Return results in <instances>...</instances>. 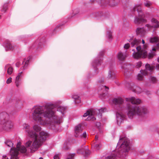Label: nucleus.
Returning a JSON list of instances; mask_svg holds the SVG:
<instances>
[{"mask_svg": "<svg viewBox=\"0 0 159 159\" xmlns=\"http://www.w3.org/2000/svg\"><path fill=\"white\" fill-rule=\"evenodd\" d=\"M9 115L6 112H2L0 113V124L3 125V129L8 131L13 126L12 123L9 120Z\"/></svg>", "mask_w": 159, "mask_h": 159, "instance_id": "nucleus-9", "label": "nucleus"}, {"mask_svg": "<svg viewBox=\"0 0 159 159\" xmlns=\"http://www.w3.org/2000/svg\"><path fill=\"white\" fill-rule=\"evenodd\" d=\"M5 69L7 70V72L8 75H10L13 72V69L12 66L10 64L6 65L5 67Z\"/></svg>", "mask_w": 159, "mask_h": 159, "instance_id": "nucleus-22", "label": "nucleus"}, {"mask_svg": "<svg viewBox=\"0 0 159 159\" xmlns=\"http://www.w3.org/2000/svg\"><path fill=\"white\" fill-rule=\"evenodd\" d=\"M96 125H98V126H100V123L99 122H97L96 123Z\"/></svg>", "mask_w": 159, "mask_h": 159, "instance_id": "nucleus-48", "label": "nucleus"}, {"mask_svg": "<svg viewBox=\"0 0 159 159\" xmlns=\"http://www.w3.org/2000/svg\"><path fill=\"white\" fill-rule=\"evenodd\" d=\"M2 157V159H8V157L6 155H3Z\"/></svg>", "mask_w": 159, "mask_h": 159, "instance_id": "nucleus-47", "label": "nucleus"}, {"mask_svg": "<svg viewBox=\"0 0 159 159\" xmlns=\"http://www.w3.org/2000/svg\"><path fill=\"white\" fill-rule=\"evenodd\" d=\"M77 152L79 154H82L85 157L88 156L90 154V152L89 151L88 146L83 145L77 150Z\"/></svg>", "mask_w": 159, "mask_h": 159, "instance_id": "nucleus-16", "label": "nucleus"}, {"mask_svg": "<svg viewBox=\"0 0 159 159\" xmlns=\"http://www.w3.org/2000/svg\"><path fill=\"white\" fill-rule=\"evenodd\" d=\"M95 16L97 19L103 20L108 18L110 15L108 13H103L102 12H97L95 13Z\"/></svg>", "mask_w": 159, "mask_h": 159, "instance_id": "nucleus-18", "label": "nucleus"}, {"mask_svg": "<svg viewBox=\"0 0 159 159\" xmlns=\"http://www.w3.org/2000/svg\"><path fill=\"white\" fill-rule=\"evenodd\" d=\"M32 58V56H30L24 58L22 62L23 66L20 68L19 70V73H18L16 78L21 79L23 76V72L26 70L29 65L30 60Z\"/></svg>", "mask_w": 159, "mask_h": 159, "instance_id": "nucleus-12", "label": "nucleus"}, {"mask_svg": "<svg viewBox=\"0 0 159 159\" xmlns=\"http://www.w3.org/2000/svg\"><path fill=\"white\" fill-rule=\"evenodd\" d=\"M116 78L115 69L113 66L111 65L109 67L107 78L108 80L113 81Z\"/></svg>", "mask_w": 159, "mask_h": 159, "instance_id": "nucleus-15", "label": "nucleus"}, {"mask_svg": "<svg viewBox=\"0 0 159 159\" xmlns=\"http://www.w3.org/2000/svg\"><path fill=\"white\" fill-rule=\"evenodd\" d=\"M151 24H147L145 25V28L138 27L136 30L137 35L143 36L146 34V30H150L153 28H156L159 27V22L156 19L152 18L151 20Z\"/></svg>", "mask_w": 159, "mask_h": 159, "instance_id": "nucleus-7", "label": "nucleus"}, {"mask_svg": "<svg viewBox=\"0 0 159 159\" xmlns=\"http://www.w3.org/2000/svg\"><path fill=\"white\" fill-rule=\"evenodd\" d=\"M107 111V109L105 108H102L99 109H91L89 110L86 112L84 114L83 116L84 117L89 116L88 119V120H91L92 121L95 120L96 118L94 117L95 115H97L100 117H102V113Z\"/></svg>", "mask_w": 159, "mask_h": 159, "instance_id": "nucleus-8", "label": "nucleus"}, {"mask_svg": "<svg viewBox=\"0 0 159 159\" xmlns=\"http://www.w3.org/2000/svg\"><path fill=\"white\" fill-rule=\"evenodd\" d=\"M145 92H146V94H147V95H148V94H150V92H148H148H146V91H145Z\"/></svg>", "mask_w": 159, "mask_h": 159, "instance_id": "nucleus-49", "label": "nucleus"}, {"mask_svg": "<svg viewBox=\"0 0 159 159\" xmlns=\"http://www.w3.org/2000/svg\"><path fill=\"white\" fill-rule=\"evenodd\" d=\"M5 143L7 146L10 148H11L13 146V144L10 140H7L5 141Z\"/></svg>", "mask_w": 159, "mask_h": 159, "instance_id": "nucleus-31", "label": "nucleus"}, {"mask_svg": "<svg viewBox=\"0 0 159 159\" xmlns=\"http://www.w3.org/2000/svg\"><path fill=\"white\" fill-rule=\"evenodd\" d=\"M72 98L74 99V102L75 104L81 102L80 97L77 95H73L72 96Z\"/></svg>", "mask_w": 159, "mask_h": 159, "instance_id": "nucleus-24", "label": "nucleus"}, {"mask_svg": "<svg viewBox=\"0 0 159 159\" xmlns=\"http://www.w3.org/2000/svg\"><path fill=\"white\" fill-rule=\"evenodd\" d=\"M20 64V62H17L16 64V66L17 67H18L19 66V65Z\"/></svg>", "mask_w": 159, "mask_h": 159, "instance_id": "nucleus-46", "label": "nucleus"}, {"mask_svg": "<svg viewBox=\"0 0 159 159\" xmlns=\"http://www.w3.org/2000/svg\"><path fill=\"white\" fill-rule=\"evenodd\" d=\"M39 159H43V158L42 157H40Z\"/></svg>", "mask_w": 159, "mask_h": 159, "instance_id": "nucleus-53", "label": "nucleus"}, {"mask_svg": "<svg viewBox=\"0 0 159 159\" xmlns=\"http://www.w3.org/2000/svg\"><path fill=\"white\" fill-rule=\"evenodd\" d=\"M7 4L5 3L3 6L2 8V11L4 12H5L7 9Z\"/></svg>", "mask_w": 159, "mask_h": 159, "instance_id": "nucleus-36", "label": "nucleus"}, {"mask_svg": "<svg viewBox=\"0 0 159 159\" xmlns=\"http://www.w3.org/2000/svg\"><path fill=\"white\" fill-rule=\"evenodd\" d=\"M104 81V77H102L100 79L98 80V82L99 83H102Z\"/></svg>", "mask_w": 159, "mask_h": 159, "instance_id": "nucleus-41", "label": "nucleus"}, {"mask_svg": "<svg viewBox=\"0 0 159 159\" xmlns=\"http://www.w3.org/2000/svg\"><path fill=\"white\" fill-rule=\"evenodd\" d=\"M76 12H77V13H79V11L78 9L74 10L73 11V14H74V16L76 15Z\"/></svg>", "mask_w": 159, "mask_h": 159, "instance_id": "nucleus-44", "label": "nucleus"}, {"mask_svg": "<svg viewBox=\"0 0 159 159\" xmlns=\"http://www.w3.org/2000/svg\"><path fill=\"white\" fill-rule=\"evenodd\" d=\"M131 74V72H129V75H130Z\"/></svg>", "mask_w": 159, "mask_h": 159, "instance_id": "nucleus-56", "label": "nucleus"}, {"mask_svg": "<svg viewBox=\"0 0 159 159\" xmlns=\"http://www.w3.org/2000/svg\"><path fill=\"white\" fill-rule=\"evenodd\" d=\"M131 42L130 44L132 47H135L137 51L136 52L134 51L133 54V56L134 58L136 59H138L140 58H145L148 57L149 59L151 58L155 55L156 49L153 48L152 51L151 50V52L148 54L146 49L145 48H142L139 45L141 43L140 40L134 39L129 41ZM133 51H135L134 49H132Z\"/></svg>", "mask_w": 159, "mask_h": 159, "instance_id": "nucleus-5", "label": "nucleus"}, {"mask_svg": "<svg viewBox=\"0 0 159 159\" xmlns=\"http://www.w3.org/2000/svg\"><path fill=\"white\" fill-rule=\"evenodd\" d=\"M88 77H89V78H90V77H92V76H90V75H88Z\"/></svg>", "mask_w": 159, "mask_h": 159, "instance_id": "nucleus-52", "label": "nucleus"}, {"mask_svg": "<svg viewBox=\"0 0 159 159\" xmlns=\"http://www.w3.org/2000/svg\"><path fill=\"white\" fill-rule=\"evenodd\" d=\"M158 62L159 63V57L157 58ZM156 68L157 70H159V64H157L156 66Z\"/></svg>", "mask_w": 159, "mask_h": 159, "instance_id": "nucleus-43", "label": "nucleus"}, {"mask_svg": "<svg viewBox=\"0 0 159 159\" xmlns=\"http://www.w3.org/2000/svg\"><path fill=\"white\" fill-rule=\"evenodd\" d=\"M106 37L107 38L109 41L112 40V38L111 32V31H107Z\"/></svg>", "mask_w": 159, "mask_h": 159, "instance_id": "nucleus-29", "label": "nucleus"}, {"mask_svg": "<svg viewBox=\"0 0 159 159\" xmlns=\"http://www.w3.org/2000/svg\"><path fill=\"white\" fill-rule=\"evenodd\" d=\"M10 113L11 114H13V113H11V112Z\"/></svg>", "mask_w": 159, "mask_h": 159, "instance_id": "nucleus-57", "label": "nucleus"}, {"mask_svg": "<svg viewBox=\"0 0 159 159\" xmlns=\"http://www.w3.org/2000/svg\"><path fill=\"white\" fill-rule=\"evenodd\" d=\"M142 43L143 44L145 43L143 39H142Z\"/></svg>", "mask_w": 159, "mask_h": 159, "instance_id": "nucleus-50", "label": "nucleus"}, {"mask_svg": "<svg viewBox=\"0 0 159 159\" xmlns=\"http://www.w3.org/2000/svg\"><path fill=\"white\" fill-rule=\"evenodd\" d=\"M3 46L5 48L6 51L13 50L15 49V46L12 45L9 41H5L3 44Z\"/></svg>", "mask_w": 159, "mask_h": 159, "instance_id": "nucleus-19", "label": "nucleus"}, {"mask_svg": "<svg viewBox=\"0 0 159 159\" xmlns=\"http://www.w3.org/2000/svg\"><path fill=\"white\" fill-rule=\"evenodd\" d=\"M142 65V62L141 61H139L136 63V66L137 68H138L140 67Z\"/></svg>", "mask_w": 159, "mask_h": 159, "instance_id": "nucleus-39", "label": "nucleus"}, {"mask_svg": "<svg viewBox=\"0 0 159 159\" xmlns=\"http://www.w3.org/2000/svg\"><path fill=\"white\" fill-rule=\"evenodd\" d=\"M144 4L145 7H149L152 4V3L148 1H146L145 2H144Z\"/></svg>", "mask_w": 159, "mask_h": 159, "instance_id": "nucleus-35", "label": "nucleus"}, {"mask_svg": "<svg viewBox=\"0 0 159 159\" xmlns=\"http://www.w3.org/2000/svg\"><path fill=\"white\" fill-rule=\"evenodd\" d=\"M133 67V66L130 64H125L123 66V68H124V72L125 73L126 72H129V71L131 70V68Z\"/></svg>", "mask_w": 159, "mask_h": 159, "instance_id": "nucleus-23", "label": "nucleus"}, {"mask_svg": "<svg viewBox=\"0 0 159 159\" xmlns=\"http://www.w3.org/2000/svg\"><path fill=\"white\" fill-rule=\"evenodd\" d=\"M22 129L29 136L34 138V140L36 139L37 141H39L40 139V134L41 132H43L48 134L47 133L44 131H42L39 133V135H38L37 133L33 131L32 129V127L30 125L26 123H24L22 125Z\"/></svg>", "mask_w": 159, "mask_h": 159, "instance_id": "nucleus-10", "label": "nucleus"}, {"mask_svg": "<svg viewBox=\"0 0 159 159\" xmlns=\"http://www.w3.org/2000/svg\"><path fill=\"white\" fill-rule=\"evenodd\" d=\"M157 47H159V43L157 44Z\"/></svg>", "mask_w": 159, "mask_h": 159, "instance_id": "nucleus-51", "label": "nucleus"}, {"mask_svg": "<svg viewBox=\"0 0 159 159\" xmlns=\"http://www.w3.org/2000/svg\"><path fill=\"white\" fill-rule=\"evenodd\" d=\"M82 130L83 128L81 124H79L76 126L74 128L75 136L76 137H79Z\"/></svg>", "mask_w": 159, "mask_h": 159, "instance_id": "nucleus-20", "label": "nucleus"}, {"mask_svg": "<svg viewBox=\"0 0 159 159\" xmlns=\"http://www.w3.org/2000/svg\"><path fill=\"white\" fill-rule=\"evenodd\" d=\"M130 142L125 137H120L116 147V152L112 153L110 156L103 157L102 159H118V158L125 157L127 152L130 149Z\"/></svg>", "mask_w": 159, "mask_h": 159, "instance_id": "nucleus-4", "label": "nucleus"}, {"mask_svg": "<svg viewBox=\"0 0 159 159\" xmlns=\"http://www.w3.org/2000/svg\"><path fill=\"white\" fill-rule=\"evenodd\" d=\"M132 88L133 89V90L135 93H139L143 92L140 87L135 85H134V87H133Z\"/></svg>", "mask_w": 159, "mask_h": 159, "instance_id": "nucleus-26", "label": "nucleus"}, {"mask_svg": "<svg viewBox=\"0 0 159 159\" xmlns=\"http://www.w3.org/2000/svg\"><path fill=\"white\" fill-rule=\"evenodd\" d=\"M33 129L36 133L39 132L41 130V128L40 126L38 124L34 125L33 127Z\"/></svg>", "mask_w": 159, "mask_h": 159, "instance_id": "nucleus-27", "label": "nucleus"}, {"mask_svg": "<svg viewBox=\"0 0 159 159\" xmlns=\"http://www.w3.org/2000/svg\"><path fill=\"white\" fill-rule=\"evenodd\" d=\"M126 51H124V52L121 51L119 52L117 54V58L120 61H123L124 60L126 57Z\"/></svg>", "mask_w": 159, "mask_h": 159, "instance_id": "nucleus-21", "label": "nucleus"}, {"mask_svg": "<svg viewBox=\"0 0 159 159\" xmlns=\"http://www.w3.org/2000/svg\"><path fill=\"white\" fill-rule=\"evenodd\" d=\"M142 3L137 4L133 8L131 11V13L134 15L138 13V17H135L134 22L135 23L139 24L146 23L147 20L144 19L145 16L141 9Z\"/></svg>", "mask_w": 159, "mask_h": 159, "instance_id": "nucleus-6", "label": "nucleus"}, {"mask_svg": "<svg viewBox=\"0 0 159 159\" xmlns=\"http://www.w3.org/2000/svg\"><path fill=\"white\" fill-rule=\"evenodd\" d=\"M100 147V145L98 144H96L94 145V148L96 150H98Z\"/></svg>", "mask_w": 159, "mask_h": 159, "instance_id": "nucleus-38", "label": "nucleus"}, {"mask_svg": "<svg viewBox=\"0 0 159 159\" xmlns=\"http://www.w3.org/2000/svg\"><path fill=\"white\" fill-rule=\"evenodd\" d=\"M13 103L15 104V107L18 109L21 108V102L20 100H14Z\"/></svg>", "mask_w": 159, "mask_h": 159, "instance_id": "nucleus-25", "label": "nucleus"}, {"mask_svg": "<svg viewBox=\"0 0 159 159\" xmlns=\"http://www.w3.org/2000/svg\"><path fill=\"white\" fill-rule=\"evenodd\" d=\"M48 136V135L47 134L42 132L40 134V139L39 141H37L36 139L34 140L33 142L28 141L25 143V147L24 146L20 145L18 143L16 148H11V159H18V155L19 152L22 153L34 152L39 149L42 143Z\"/></svg>", "mask_w": 159, "mask_h": 159, "instance_id": "nucleus-3", "label": "nucleus"}, {"mask_svg": "<svg viewBox=\"0 0 159 159\" xmlns=\"http://www.w3.org/2000/svg\"><path fill=\"white\" fill-rule=\"evenodd\" d=\"M15 83L16 86L19 88L22 84V80L21 79H15Z\"/></svg>", "mask_w": 159, "mask_h": 159, "instance_id": "nucleus-28", "label": "nucleus"}, {"mask_svg": "<svg viewBox=\"0 0 159 159\" xmlns=\"http://www.w3.org/2000/svg\"><path fill=\"white\" fill-rule=\"evenodd\" d=\"M87 136V134L86 131L84 132L83 133H82V131L81 132V133L80 134L79 137L81 138H86Z\"/></svg>", "mask_w": 159, "mask_h": 159, "instance_id": "nucleus-32", "label": "nucleus"}, {"mask_svg": "<svg viewBox=\"0 0 159 159\" xmlns=\"http://www.w3.org/2000/svg\"><path fill=\"white\" fill-rule=\"evenodd\" d=\"M105 52V51L103 50L100 52L97 57L92 61L91 64L94 70L93 75L98 73L97 67L101 65L103 60V57Z\"/></svg>", "mask_w": 159, "mask_h": 159, "instance_id": "nucleus-11", "label": "nucleus"}, {"mask_svg": "<svg viewBox=\"0 0 159 159\" xmlns=\"http://www.w3.org/2000/svg\"><path fill=\"white\" fill-rule=\"evenodd\" d=\"M54 159H59L58 155H55L54 156Z\"/></svg>", "mask_w": 159, "mask_h": 159, "instance_id": "nucleus-45", "label": "nucleus"}, {"mask_svg": "<svg viewBox=\"0 0 159 159\" xmlns=\"http://www.w3.org/2000/svg\"><path fill=\"white\" fill-rule=\"evenodd\" d=\"M43 40L42 39H38L33 44L30 46L28 49V51L30 52L34 53L36 52L39 49L41 48V46L42 45Z\"/></svg>", "mask_w": 159, "mask_h": 159, "instance_id": "nucleus-14", "label": "nucleus"}, {"mask_svg": "<svg viewBox=\"0 0 159 159\" xmlns=\"http://www.w3.org/2000/svg\"><path fill=\"white\" fill-rule=\"evenodd\" d=\"M12 78L11 77L9 78L6 81V83L7 84H9L12 82Z\"/></svg>", "mask_w": 159, "mask_h": 159, "instance_id": "nucleus-40", "label": "nucleus"}, {"mask_svg": "<svg viewBox=\"0 0 159 159\" xmlns=\"http://www.w3.org/2000/svg\"><path fill=\"white\" fill-rule=\"evenodd\" d=\"M159 39L157 37H153L150 38V42L151 43H154L158 42Z\"/></svg>", "mask_w": 159, "mask_h": 159, "instance_id": "nucleus-30", "label": "nucleus"}, {"mask_svg": "<svg viewBox=\"0 0 159 159\" xmlns=\"http://www.w3.org/2000/svg\"><path fill=\"white\" fill-rule=\"evenodd\" d=\"M75 154V153H73L72 154H67V157L66 158V159H73Z\"/></svg>", "mask_w": 159, "mask_h": 159, "instance_id": "nucleus-33", "label": "nucleus"}, {"mask_svg": "<svg viewBox=\"0 0 159 159\" xmlns=\"http://www.w3.org/2000/svg\"><path fill=\"white\" fill-rule=\"evenodd\" d=\"M64 25V24H59V25L57 27H56L53 30V33L54 32L56 31H58V29H60L61 26L63 25Z\"/></svg>", "mask_w": 159, "mask_h": 159, "instance_id": "nucleus-37", "label": "nucleus"}, {"mask_svg": "<svg viewBox=\"0 0 159 159\" xmlns=\"http://www.w3.org/2000/svg\"><path fill=\"white\" fill-rule=\"evenodd\" d=\"M126 74H127V72H126L125 73V75H126ZM127 74H128V73H127Z\"/></svg>", "mask_w": 159, "mask_h": 159, "instance_id": "nucleus-54", "label": "nucleus"}, {"mask_svg": "<svg viewBox=\"0 0 159 159\" xmlns=\"http://www.w3.org/2000/svg\"><path fill=\"white\" fill-rule=\"evenodd\" d=\"M98 137L97 136H95V138L96 139H98Z\"/></svg>", "mask_w": 159, "mask_h": 159, "instance_id": "nucleus-55", "label": "nucleus"}, {"mask_svg": "<svg viewBox=\"0 0 159 159\" xmlns=\"http://www.w3.org/2000/svg\"><path fill=\"white\" fill-rule=\"evenodd\" d=\"M149 80L151 82L153 83H154L157 82L156 78L155 77L153 76H151L149 79Z\"/></svg>", "mask_w": 159, "mask_h": 159, "instance_id": "nucleus-34", "label": "nucleus"}, {"mask_svg": "<svg viewBox=\"0 0 159 159\" xmlns=\"http://www.w3.org/2000/svg\"><path fill=\"white\" fill-rule=\"evenodd\" d=\"M109 89V88L106 86L100 85L98 88V93L100 97L104 98L107 94V91Z\"/></svg>", "mask_w": 159, "mask_h": 159, "instance_id": "nucleus-17", "label": "nucleus"}, {"mask_svg": "<svg viewBox=\"0 0 159 159\" xmlns=\"http://www.w3.org/2000/svg\"><path fill=\"white\" fill-rule=\"evenodd\" d=\"M60 100L45 103L42 106H34L32 108V116L33 120L41 125L47 126L56 132L58 125L62 121L66 107L60 106Z\"/></svg>", "mask_w": 159, "mask_h": 159, "instance_id": "nucleus-1", "label": "nucleus"}, {"mask_svg": "<svg viewBox=\"0 0 159 159\" xmlns=\"http://www.w3.org/2000/svg\"><path fill=\"white\" fill-rule=\"evenodd\" d=\"M125 100L126 103L125 108L123 99L118 98L112 99V102L115 105L114 108L116 110V122L118 125L120 124L125 119V116L122 113L124 112L125 109L130 119L137 116H144L148 112L147 109L145 106H132L133 104H140L141 101L139 99L131 97L126 98Z\"/></svg>", "mask_w": 159, "mask_h": 159, "instance_id": "nucleus-2", "label": "nucleus"}, {"mask_svg": "<svg viewBox=\"0 0 159 159\" xmlns=\"http://www.w3.org/2000/svg\"><path fill=\"white\" fill-rule=\"evenodd\" d=\"M130 46V44L129 43H127L125 44L124 46V48L127 49H128Z\"/></svg>", "mask_w": 159, "mask_h": 159, "instance_id": "nucleus-42", "label": "nucleus"}, {"mask_svg": "<svg viewBox=\"0 0 159 159\" xmlns=\"http://www.w3.org/2000/svg\"><path fill=\"white\" fill-rule=\"evenodd\" d=\"M154 69V67L151 66L148 64H147L145 65V68L144 70H140L141 74H139L137 75V78L138 80H141L143 79V75L145 76L148 74H151Z\"/></svg>", "mask_w": 159, "mask_h": 159, "instance_id": "nucleus-13", "label": "nucleus"}]
</instances>
